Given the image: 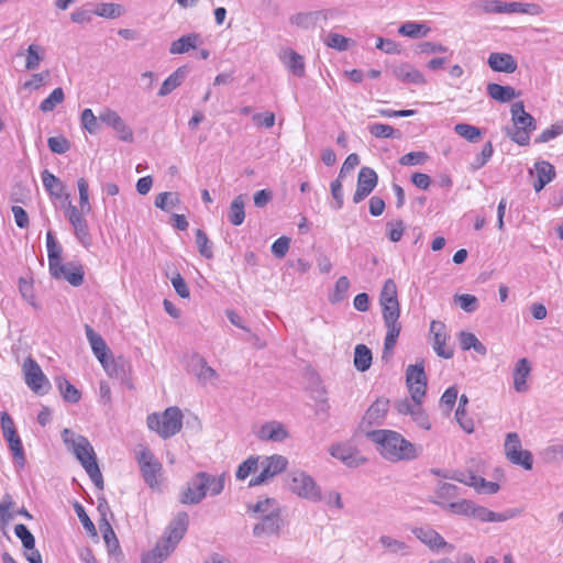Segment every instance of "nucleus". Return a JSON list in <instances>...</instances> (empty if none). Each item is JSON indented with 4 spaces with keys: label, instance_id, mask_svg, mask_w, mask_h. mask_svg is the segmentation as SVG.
<instances>
[{
    "label": "nucleus",
    "instance_id": "nucleus-1",
    "mask_svg": "<svg viewBox=\"0 0 563 563\" xmlns=\"http://www.w3.org/2000/svg\"><path fill=\"white\" fill-rule=\"evenodd\" d=\"M379 301L383 307L384 323L387 328L382 358L388 361L401 331V324L398 321L400 307L397 298V286L393 279H387L384 283Z\"/></svg>",
    "mask_w": 563,
    "mask_h": 563
},
{
    "label": "nucleus",
    "instance_id": "nucleus-2",
    "mask_svg": "<svg viewBox=\"0 0 563 563\" xmlns=\"http://www.w3.org/2000/svg\"><path fill=\"white\" fill-rule=\"evenodd\" d=\"M189 526V516L179 511L166 527L155 548L142 555V563H163L175 551L185 537Z\"/></svg>",
    "mask_w": 563,
    "mask_h": 563
},
{
    "label": "nucleus",
    "instance_id": "nucleus-3",
    "mask_svg": "<svg viewBox=\"0 0 563 563\" xmlns=\"http://www.w3.org/2000/svg\"><path fill=\"white\" fill-rule=\"evenodd\" d=\"M62 439L67 450L80 462L93 484L99 489H103V477L97 463L95 450L89 440L68 428L62 431Z\"/></svg>",
    "mask_w": 563,
    "mask_h": 563
},
{
    "label": "nucleus",
    "instance_id": "nucleus-4",
    "mask_svg": "<svg viewBox=\"0 0 563 563\" xmlns=\"http://www.w3.org/2000/svg\"><path fill=\"white\" fill-rule=\"evenodd\" d=\"M367 435L378 445L380 454L391 462L410 461L418 456L415 444L396 431L374 430L368 432Z\"/></svg>",
    "mask_w": 563,
    "mask_h": 563
},
{
    "label": "nucleus",
    "instance_id": "nucleus-5",
    "mask_svg": "<svg viewBox=\"0 0 563 563\" xmlns=\"http://www.w3.org/2000/svg\"><path fill=\"white\" fill-rule=\"evenodd\" d=\"M225 475H211L207 472L195 474L179 496V501L184 505L199 504L209 492L211 496L220 495L224 489Z\"/></svg>",
    "mask_w": 563,
    "mask_h": 563
},
{
    "label": "nucleus",
    "instance_id": "nucleus-6",
    "mask_svg": "<svg viewBox=\"0 0 563 563\" xmlns=\"http://www.w3.org/2000/svg\"><path fill=\"white\" fill-rule=\"evenodd\" d=\"M512 128H506V135L520 146H527L530 143V134L537 128L534 118L526 112L522 101L511 104Z\"/></svg>",
    "mask_w": 563,
    "mask_h": 563
},
{
    "label": "nucleus",
    "instance_id": "nucleus-7",
    "mask_svg": "<svg viewBox=\"0 0 563 563\" xmlns=\"http://www.w3.org/2000/svg\"><path fill=\"white\" fill-rule=\"evenodd\" d=\"M146 423L150 430L157 432L163 439H168L181 430L183 412L176 406L168 407L162 415L156 412L148 415Z\"/></svg>",
    "mask_w": 563,
    "mask_h": 563
},
{
    "label": "nucleus",
    "instance_id": "nucleus-8",
    "mask_svg": "<svg viewBox=\"0 0 563 563\" xmlns=\"http://www.w3.org/2000/svg\"><path fill=\"white\" fill-rule=\"evenodd\" d=\"M288 486L291 493L311 503L322 500L320 486L303 471H292L288 475Z\"/></svg>",
    "mask_w": 563,
    "mask_h": 563
},
{
    "label": "nucleus",
    "instance_id": "nucleus-9",
    "mask_svg": "<svg viewBox=\"0 0 563 563\" xmlns=\"http://www.w3.org/2000/svg\"><path fill=\"white\" fill-rule=\"evenodd\" d=\"M136 460L145 483L151 488L157 487L159 483L158 478L163 471L162 463L154 456L152 451L145 446L136 453Z\"/></svg>",
    "mask_w": 563,
    "mask_h": 563
},
{
    "label": "nucleus",
    "instance_id": "nucleus-10",
    "mask_svg": "<svg viewBox=\"0 0 563 563\" xmlns=\"http://www.w3.org/2000/svg\"><path fill=\"white\" fill-rule=\"evenodd\" d=\"M406 384L412 401L422 402L427 390V375L422 361L420 363L410 364L407 366Z\"/></svg>",
    "mask_w": 563,
    "mask_h": 563
},
{
    "label": "nucleus",
    "instance_id": "nucleus-11",
    "mask_svg": "<svg viewBox=\"0 0 563 563\" xmlns=\"http://www.w3.org/2000/svg\"><path fill=\"white\" fill-rule=\"evenodd\" d=\"M505 453L511 463L520 465L528 471L532 468V454L530 451L522 450L520 438L516 432L507 434L505 441Z\"/></svg>",
    "mask_w": 563,
    "mask_h": 563
},
{
    "label": "nucleus",
    "instance_id": "nucleus-12",
    "mask_svg": "<svg viewBox=\"0 0 563 563\" xmlns=\"http://www.w3.org/2000/svg\"><path fill=\"white\" fill-rule=\"evenodd\" d=\"M23 372L26 385L38 395L48 393L51 384L40 365L31 357L26 358L23 364Z\"/></svg>",
    "mask_w": 563,
    "mask_h": 563
},
{
    "label": "nucleus",
    "instance_id": "nucleus-13",
    "mask_svg": "<svg viewBox=\"0 0 563 563\" xmlns=\"http://www.w3.org/2000/svg\"><path fill=\"white\" fill-rule=\"evenodd\" d=\"M284 520L280 512L272 510L261 517V520L253 527V536L256 538H279Z\"/></svg>",
    "mask_w": 563,
    "mask_h": 563
},
{
    "label": "nucleus",
    "instance_id": "nucleus-14",
    "mask_svg": "<svg viewBox=\"0 0 563 563\" xmlns=\"http://www.w3.org/2000/svg\"><path fill=\"white\" fill-rule=\"evenodd\" d=\"M99 120L111 126L118 134V137L124 142L133 141V131L132 129L125 124L123 119L118 114V112L111 109H104L99 113Z\"/></svg>",
    "mask_w": 563,
    "mask_h": 563
},
{
    "label": "nucleus",
    "instance_id": "nucleus-15",
    "mask_svg": "<svg viewBox=\"0 0 563 563\" xmlns=\"http://www.w3.org/2000/svg\"><path fill=\"white\" fill-rule=\"evenodd\" d=\"M430 333L433 335L432 347L437 355L446 360L452 358L454 350L445 345L449 338L445 331V324L441 321L433 320L430 324Z\"/></svg>",
    "mask_w": 563,
    "mask_h": 563
},
{
    "label": "nucleus",
    "instance_id": "nucleus-16",
    "mask_svg": "<svg viewBox=\"0 0 563 563\" xmlns=\"http://www.w3.org/2000/svg\"><path fill=\"white\" fill-rule=\"evenodd\" d=\"M334 15L335 11L333 9H324L310 12H298L289 18V22L290 24L299 29L310 30L316 27V25L319 22V16L333 18Z\"/></svg>",
    "mask_w": 563,
    "mask_h": 563
},
{
    "label": "nucleus",
    "instance_id": "nucleus-17",
    "mask_svg": "<svg viewBox=\"0 0 563 563\" xmlns=\"http://www.w3.org/2000/svg\"><path fill=\"white\" fill-rule=\"evenodd\" d=\"M412 533L431 550H440L446 548L448 551L451 552L454 549L452 544L446 543L441 534L430 527L415 528L412 529Z\"/></svg>",
    "mask_w": 563,
    "mask_h": 563
},
{
    "label": "nucleus",
    "instance_id": "nucleus-18",
    "mask_svg": "<svg viewBox=\"0 0 563 563\" xmlns=\"http://www.w3.org/2000/svg\"><path fill=\"white\" fill-rule=\"evenodd\" d=\"M255 434L260 440L271 442H283L289 437V432L285 426L276 420L262 424Z\"/></svg>",
    "mask_w": 563,
    "mask_h": 563
},
{
    "label": "nucleus",
    "instance_id": "nucleus-19",
    "mask_svg": "<svg viewBox=\"0 0 563 563\" xmlns=\"http://www.w3.org/2000/svg\"><path fill=\"white\" fill-rule=\"evenodd\" d=\"M330 454L350 467L358 466L366 461L357 450L349 444L332 445Z\"/></svg>",
    "mask_w": 563,
    "mask_h": 563
},
{
    "label": "nucleus",
    "instance_id": "nucleus-20",
    "mask_svg": "<svg viewBox=\"0 0 563 563\" xmlns=\"http://www.w3.org/2000/svg\"><path fill=\"white\" fill-rule=\"evenodd\" d=\"M101 365L109 376L120 379L121 382H128V373L131 365L125 357L118 356L117 358H113L110 355L101 362Z\"/></svg>",
    "mask_w": 563,
    "mask_h": 563
},
{
    "label": "nucleus",
    "instance_id": "nucleus-21",
    "mask_svg": "<svg viewBox=\"0 0 563 563\" xmlns=\"http://www.w3.org/2000/svg\"><path fill=\"white\" fill-rule=\"evenodd\" d=\"M46 247L48 255V268L51 275L63 273L62 267V246L55 240L52 231L46 233Z\"/></svg>",
    "mask_w": 563,
    "mask_h": 563
},
{
    "label": "nucleus",
    "instance_id": "nucleus-22",
    "mask_svg": "<svg viewBox=\"0 0 563 563\" xmlns=\"http://www.w3.org/2000/svg\"><path fill=\"white\" fill-rule=\"evenodd\" d=\"M488 66L498 73L511 74L518 68L515 57L507 53H492L487 59Z\"/></svg>",
    "mask_w": 563,
    "mask_h": 563
},
{
    "label": "nucleus",
    "instance_id": "nucleus-23",
    "mask_svg": "<svg viewBox=\"0 0 563 563\" xmlns=\"http://www.w3.org/2000/svg\"><path fill=\"white\" fill-rule=\"evenodd\" d=\"M531 373V365L528 358L522 357L517 361L512 371L514 389L517 393H526L529 389L527 379Z\"/></svg>",
    "mask_w": 563,
    "mask_h": 563
},
{
    "label": "nucleus",
    "instance_id": "nucleus-24",
    "mask_svg": "<svg viewBox=\"0 0 563 563\" xmlns=\"http://www.w3.org/2000/svg\"><path fill=\"white\" fill-rule=\"evenodd\" d=\"M200 42L201 36L199 33L185 34L170 43L169 53L172 55L186 54L189 51L197 48Z\"/></svg>",
    "mask_w": 563,
    "mask_h": 563
},
{
    "label": "nucleus",
    "instance_id": "nucleus-25",
    "mask_svg": "<svg viewBox=\"0 0 563 563\" xmlns=\"http://www.w3.org/2000/svg\"><path fill=\"white\" fill-rule=\"evenodd\" d=\"M63 273H58L57 275H52L55 279H65L71 286L78 287L84 283V268L80 264H75L73 262L63 264Z\"/></svg>",
    "mask_w": 563,
    "mask_h": 563
},
{
    "label": "nucleus",
    "instance_id": "nucleus-26",
    "mask_svg": "<svg viewBox=\"0 0 563 563\" xmlns=\"http://www.w3.org/2000/svg\"><path fill=\"white\" fill-rule=\"evenodd\" d=\"M394 76L404 82L423 85L426 82L423 74L410 64H400L393 69Z\"/></svg>",
    "mask_w": 563,
    "mask_h": 563
},
{
    "label": "nucleus",
    "instance_id": "nucleus-27",
    "mask_svg": "<svg viewBox=\"0 0 563 563\" xmlns=\"http://www.w3.org/2000/svg\"><path fill=\"white\" fill-rule=\"evenodd\" d=\"M189 74V67L184 65L172 73L162 84L158 90L159 97H165L179 87Z\"/></svg>",
    "mask_w": 563,
    "mask_h": 563
},
{
    "label": "nucleus",
    "instance_id": "nucleus-28",
    "mask_svg": "<svg viewBox=\"0 0 563 563\" xmlns=\"http://www.w3.org/2000/svg\"><path fill=\"white\" fill-rule=\"evenodd\" d=\"M534 170L537 174V181L533 184V188L537 192L541 191L555 177V169L552 164L547 161H539L534 164Z\"/></svg>",
    "mask_w": 563,
    "mask_h": 563
},
{
    "label": "nucleus",
    "instance_id": "nucleus-29",
    "mask_svg": "<svg viewBox=\"0 0 563 563\" xmlns=\"http://www.w3.org/2000/svg\"><path fill=\"white\" fill-rule=\"evenodd\" d=\"M87 339L90 343L91 350L99 362H103L106 358L110 356L109 347L107 346L106 341L102 339L100 334L93 331L90 325L85 327Z\"/></svg>",
    "mask_w": 563,
    "mask_h": 563
},
{
    "label": "nucleus",
    "instance_id": "nucleus-30",
    "mask_svg": "<svg viewBox=\"0 0 563 563\" xmlns=\"http://www.w3.org/2000/svg\"><path fill=\"white\" fill-rule=\"evenodd\" d=\"M280 59L292 75L299 78L305 76V60L303 57L297 52L288 48L283 53Z\"/></svg>",
    "mask_w": 563,
    "mask_h": 563
},
{
    "label": "nucleus",
    "instance_id": "nucleus-31",
    "mask_svg": "<svg viewBox=\"0 0 563 563\" xmlns=\"http://www.w3.org/2000/svg\"><path fill=\"white\" fill-rule=\"evenodd\" d=\"M262 472L268 477L273 478L274 476L280 474L287 468L288 460L279 454H274L271 456H266L262 463Z\"/></svg>",
    "mask_w": 563,
    "mask_h": 563
},
{
    "label": "nucleus",
    "instance_id": "nucleus-32",
    "mask_svg": "<svg viewBox=\"0 0 563 563\" xmlns=\"http://www.w3.org/2000/svg\"><path fill=\"white\" fill-rule=\"evenodd\" d=\"M389 408L388 399H377L366 410L363 421L368 424H380Z\"/></svg>",
    "mask_w": 563,
    "mask_h": 563
},
{
    "label": "nucleus",
    "instance_id": "nucleus-33",
    "mask_svg": "<svg viewBox=\"0 0 563 563\" xmlns=\"http://www.w3.org/2000/svg\"><path fill=\"white\" fill-rule=\"evenodd\" d=\"M482 522H503L514 517L512 512L499 514L487 509L486 507L474 505L472 516Z\"/></svg>",
    "mask_w": 563,
    "mask_h": 563
},
{
    "label": "nucleus",
    "instance_id": "nucleus-34",
    "mask_svg": "<svg viewBox=\"0 0 563 563\" xmlns=\"http://www.w3.org/2000/svg\"><path fill=\"white\" fill-rule=\"evenodd\" d=\"M487 93L492 99L503 103L509 102L518 96L514 87L495 82L487 85Z\"/></svg>",
    "mask_w": 563,
    "mask_h": 563
},
{
    "label": "nucleus",
    "instance_id": "nucleus-35",
    "mask_svg": "<svg viewBox=\"0 0 563 563\" xmlns=\"http://www.w3.org/2000/svg\"><path fill=\"white\" fill-rule=\"evenodd\" d=\"M43 186L53 198H60L64 195L65 186L63 181L53 175L48 169H44L41 174Z\"/></svg>",
    "mask_w": 563,
    "mask_h": 563
},
{
    "label": "nucleus",
    "instance_id": "nucleus-36",
    "mask_svg": "<svg viewBox=\"0 0 563 563\" xmlns=\"http://www.w3.org/2000/svg\"><path fill=\"white\" fill-rule=\"evenodd\" d=\"M99 527L102 531L108 552L112 555L121 554L118 538L107 518L100 519Z\"/></svg>",
    "mask_w": 563,
    "mask_h": 563
},
{
    "label": "nucleus",
    "instance_id": "nucleus-37",
    "mask_svg": "<svg viewBox=\"0 0 563 563\" xmlns=\"http://www.w3.org/2000/svg\"><path fill=\"white\" fill-rule=\"evenodd\" d=\"M244 205H245V196L239 195L236 196L229 208V221L238 227L241 225L244 222L245 219V211H244Z\"/></svg>",
    "mask_w": 563,
    "mask_h": 563
},
{
    "label": "nucleus",
    "instance_id": "nucleus-38",
    "mask_svg": "<svg viewBox=\"0 0 563 563\" xmlns=\"http://www.w3.org/2000/svg\"><path fill=\"white\" fill-rule=\"evenodd\" d=\"M372 351L364 344H357L354 350V366L360 372L367 371L372 365Z\"/></svg>",
    "mask_w": 563,
    "mask_h": 563
},
{
    "label": "nucleus",
    "instance_id": "nucleus-39",
    "mask_svg": "<svg viewBox=\"0 0 563 563\" xmlns=\"http://www.w3.org/2000/svg\"><path fill=\"white\" fill-rule=\"evenodd\" d=\"M468 404V398L466 395H461L459 399V407L455 411V419L459 422L460 427L467 433H472L474 431V422L472 419L466 418L465 407Z\"/></svg>",
    "mask_w": 563,
    "mask_h": 563
},
{
    "label": "nucleus",
    "instance_id": "nucleus-40",
    "mask_svg": "<svg viewBox=\"0 0 563 563\" xmlns=\"http://www.w3.org/2000/svg\"><path fill=\"white\" fill-rule=\"evenodd\" d=\"M459 341L461 349L464 351L473 349L475 352H477L481 355H485L487 350L485 345L476 338L475 334L471 332L462 331L459 334Z\"/></svg>",
    "mask_w": 563,
    "mask_h": 563
},
{
    "label": "nucleus",
    "instance_id": "nucleus-41",
    "mask_svg": "<svg viewBox=\"0 0 563 563\" xmlns=\"http://www.w3.org/2000/svg\"><path fill=\"white\" fill-rule=\"evenodd\" d=\"M56 384L65 401L76 404L80 400V391L65 377H56Z\"/></svg>",
    "mask_w": 563,
    "mask_h": 563
},
{
    "label": "nucleus",
    "instance_id": "nucleus-42",
    "mask_svg": "<svg viewBox=\"0 0 563 563\" xmlns=\"http://www.w3.org/2000/svg\"><path fill=\"white\" fill-rule=\"evenodd\" d=\"M430 32V27L424 23L418 22H406L400 25L398 29V33L404 36H408L411 38H418L420 36H426Z\"/></svg>",
    "mask_w": 563,
    "mask_h": 563
},
{
    "label": "nucleus",
    "instance_id": "nucleus-43",
    "mask_svg": "<svg viewBox=\"0 0 563 563\" xmlns=\"http://www.w3.org/2000/svg\"><path fill=\"white\" fill-rule=\"evenodd\" d=\"M44 48L37 44L29 45L26 49L25 68L27 70H35L38 68L41 62L44 59Z\"/></svg>",
    "mask_w": 563,
    "mask_h": 563
},
{
    "label": "nucleus",
    "instance_id": "nucleus-44",
    "mask_svg": "<svg viewBox=\"0 0 563 563\" xmlns=\"http://www.w3.org/2000/svg\"><path fill=\"white\" fill-rule=\"evenodd\" d=\"M369 133L377 139H400L401 133L389 124L373 123L368 125Z\"/></svg>",
    "mask_w": 563,
    "mask_h": 563
},
{
    "label": "nucleus",
    "instance_id": "nucleus-45",
    "mask_svg": "<svg viewBox=\"0 0 563 563\" xmlns=\"http://www.w3.org/2000/svg\"><path fill=\"white\" fill-rule=\"evenodd\" d=\"M70 224L74 228L75 235L77 240L85 246L89 247L91 245V235L89 233V227L87 220L82 217L77 219Z\"/></svg>",
    "mask_w": 563,
    "mask_h": 563
},
{
    "label": "nucleus",
    "instance_id": "nucleus-46",
    "mask_svg": "<svg viewBox=\"0 0 563 563\" xmlns=\"http://www.w3.org/2000/svg\"><path fill=\"white\" fill-rule=\"evenodd\" d=\"M179 196L177 192L164 191L156 196L154 205L164 211H169L172 208L179 205Z\"/></svg>",
    "mask_w": 563,
    "mask_h": 563
},
{
    "label": "nucleus",
    "instance_id": "nucleus-47",
    "mask_svg": "<svg viewBox=\"0 0 563 563\" xmlns=\"http://www.w3.org/2000/svg\"><path fill=\"white\" fill-rule=\"evenodd\" d=\"M65 99V93H64V90L63 88L60 87H57L55 88L51 95L45 98L41 103H40V110L42 112H51L53 111L58 104H60Z\"/></svg>",
    "mask_w": 563,
    "mask_h": 563
},
{
    "label": "nucleus",
    "instance_id": "nucleus-48",
    "mask_svg": "<svg viewBox=\"0 0 563 563\" xmlns=\"http://www.w3.org/2000/svg\"><path fill=\"white\" fill-rule=\"evenodd\" d=\"M454 132L472 143L477 142L482 136V130L479 128L467 123H457L454 126Z\"/></svg>",
    "mask_w": 563,
    "mask_h": 563
},
{
    "label": "nucleus",
    "instance_id": "nucleus-49",
    "mask_svg": "<svg viewBox=\"0 0 563 563\" xmlns=\"http://www.w3.org/2000/svg\"><path fill=\"white\" fill-rule=\"evenodd\" d=\"M379 543L390 553L402 555L409 553V547L405 542L394 539L389 536H382L379 538Z\"/></svg>",
    "mask_w": 563,
    "mask_h": 563
},
{
    "label": "nucleus",
    "instance_id": "nucleus-50",
    "mask_svg": "<svg viewBox=\"0 0 563 563\" xmlns=\"http://www.w3.org/2000/svg\"><path fill=\"white\" fill-rule=\"evenodd\" d=\"M196 236V244L198 247V252L201 256H203L207 260H210L213 257V251H212V243L208 239L206 232L201 229H197L195 232Z\"/></svg>",
    "mask_w": 563,
    "mask_h": 563
},
{
    "label": "nucleus",
    "instance_id": "nucleus-51",
    "mask_svg": "<svg viewBox=\"0 0 563 563\" xmlns=\"http://www.w3.org/2000/svg\"><path fill=\"white\" fill-rule=\"evenodd\" d=\"M99 117L97 118L91 109H85L81 112L80 121L82 128L89 132L90 134H96L100 130V124L98 122Z\"/></svg>",
    "mask_w": 563,
    "mask_h": 563
},
{
    "label": "nucleus",
    "instance_id": "nucleus-52",
    "mask_svg": "<svg viewBox=\"0 0 563 563\" xmlns=\"http://www.w3.org/2000/svg\"><path fill=\"white\" fill-rule=\"evenodd\" d=\"M357 183L374 190L378 183V176L373 168L364 166L358 173Z\"/></svg>",
    "mask_w": 563,
    "mask_h": 563
},
{
    "label": "nucleus",
    "instance_id": "nucleus-53",
    "mask_svg": "<svg viewBox=\"0 0 563 563\" xmlns=\"http://www.w3.org/2000/svg\"><path fill=\"white\" fill-rule=\"evenodd\" d=\"M5 440L9 442L15 462L23 467L25 465V455L20 437L15 433L12 437L5 438Z\"/></svg>",
    "mask_w": 563,
    "mask_h": 563
},
{
    "label": "nucleus",
    "instance_id": "nucleus-54",
    "mask_svg": "<svg viewBox=\"0 0 563 563\" xmlns=\"http://www.w3.org/2000/svg\"><path fill=\"white\" fill-rule=\"evenodd\" d=\"M350 288V280L346 276H341L334 286V290L330 296V301L333 303L341 302L345 299L346 292Z\"/></svg>",
    "mask_w": 563,
    "mask_h": 563
},
{
    "label": "nucleus",
    "instance_id": "nucleus-55",
    "mask_svg": "<svg viewBox=\"0 0 563 563\" xmlns=\"http://www.w3.org/2000/svg\"><path fill=\"white\" fill-rule=\"evenodd\" d=\"M74 509H75V512L78 516L80 522L82 523V527L85 528V530L91 537H97L98 536L97 529H96L93 522L90 520L89 516L87 515L84 506L80 503L76 501L74 504Z\"/></svg>",
    "mask_w": 563,
    "mask_h": 563
},
{
    "label": "nucleus",
    "instance_id": "nucleus-56",
    "mask_svg": "<svg viewBox=\"0 0 563 563\" xmlns=\"http://www.w3.org/2000/svg\"><path fill=\"white\" fill-rule=\"evenodd\" d=\"M122 7L115 3H101L93 11L96 15L108 19L119 18L122 14Z\"/></svg>",
    "mask_w": 563,
    "mask_h": 563
},
{
    "label": "nucleus",
    "instance_id": "nucleus-57",
    "mask_svg": "<svg viewBox=\"0 0 563 563\" xmlns=\"http://www.w3.org/2000/svg\"><path fill=\"white\" fill-rule=\"evenodd\" d=\"M249 509L253 512L262 514V516L271 514L272 510H276L278 514L280 512V508L274 498L258 500L254 506H249Z\"/></svg>",
    "mask_w": 563,
    "mask_h": 563
},
{
    "label": "nucleus",
    "instance_id": "nucleus-58",
    "mask_svg": "<svg viewBox=\"0 0 563 563\" xmlns=\"http://www.w3.org/2000/svg\"><path fill=\"white\" fill-rule=\"evenodd\" d=\"M494 153V147L490 141H488L482 148V152L471 163V169L477 170L486 165Z\"/></svg>",
    "mask_w": 563,
    "mask_h": 563
},
{
    "label": "nucleus",
    "instance_id": "nucleus-59",
    "mask_svg": "<svg viewBox=\"0 0 563 563\" xmlns=\"http://www.w3.org/2000/svg\"><path fill=\"white\" fill-rule=\"evenodd\" d=\"M77 186L79 191L80 210L82 213H89L91 211V206L89 202L88 181L85 178H79Z\"/></svg>",
    "mask_w": 563,
    "mask_h": 563
},
{
    "label": "nucleus",
    "instance_id": "nucleus-60",
    "mask_svg": "<svg viewBox=\"0 0 563 563\" xmlns=\"http://www.w3.org/2000/svg\"><path fill=\"white\" fill-rule=\"evenodd\" d=\"M15 536L21 540L25 550H32L35 545V538L30 532L27 527L23 523H19L14 527Z\"/></svg>",
    "mask_w": 563,
    "mask_h": 563
},
{
    "label": "nucleus",
    "instance_id": "nucleus-61",
    "mask_svg": "<svg viewBox=\"0 0 563 563\" xmlns=\"http://www.w3.org/2000/svg\"><path fill=\"white\" fill-rule=\"evenodd\" d=\"M428 158L426 152H410L399 158V164L402 166L423 165Z\"/></svg>",
    "mask_w": 563,
    "mask_h": 563
},
{
    "label": "nucleus",
    "instance_id": "nucleus-62",
    "mask_svg": "<svg viewBox=\"0 0 563 563\" xmlns=\"http://www.w3.org/2000/svg\"><path fill=\"white\" fill-rule=\"evenodd\" d=\"M47 145L55 154H65L70 148V142L63 135L48 137Z\"/></svg>",
    "mask_w": 563,
    "mask_h": 563
},
{
    "label": "nucleus",
    "instance_id": "nucleus-63",
    "mask_svg": "<svg viewBox=\"0 0 563 563\" xmlns=\"http://www.w3.org/2000/svg\"><path fill=\"white\" fill-rule=\"evenodd\" d=\"M258 456H250L245 460L236 471V478L240 481L245 479L251 473L255 472L258 465Z\"/></svg>",
    "mask_w": 563,
    "mask_h": 563
},
{
    "label": "nucleus",
    "instance_id": "nucleus-64",
    "mask_svg": "<svg viewBox=\"0 0 563 563\" xmlns=\"http://www.w3.org/2000/svg\"><path fill=\"white\" fill-rule=\"evenodd\" d=\"M563 133V122H556L545 129L537 139L536 143H547Z\"/></svg>",
    "mask_w": 563,
    "mask_h": 563
}]
</instances>
